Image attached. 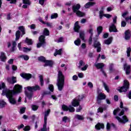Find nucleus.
I'll list each match as a JSON object with an SVG mask.
<instances>
[{"instance_id":"17","label":"nucleus","mask_w":131,"mask_h":131,"mask_svg":"<svg viewBox=\"0 0 131 131\" xmlns=\"http://www.w3.org/2000/svg\"><path fill=\"white\" fill-rule=\"evenodd\" d=\"M94 47L97 48V52L100 53L101 52V43L100 42L95 41L94 44Z\"/></svg>"},{"instance_id":"43","label":"nucleus","mask_w":131,"mask_h":131,"mask_svg":"<svg viewBox=\"0 0 131 131\" xmlns=\"http://www.w3.org/2000/svg\"><path fill=\"white\" fill-rule=\"evenodd\" d=\"M21 51L24 52V53H27V52H30V51H31V49L24 47L23 48Z\"/></svg>"},{"instance_id":"28","label":"nucleus","mask_w":131,"mask_h":131,"mask_svg":"<svg viewBox=\"0 0 131 131\" xmlns=\"http://www.w3.org/2000/svg\"><path fill=\"white\" fill-rule=\"evenodd\" d=\"M44 63H45L44 67H47V66H52L53 65V61L51 60H45Z\"/></svg>"},{"instance_id":"59","label":"nucleus","mask_w":131,"mask_h":131,"mask_svg":"<svg viewBox=\"0 0 131 131\" xmlns=\"http://www.w3.org/2000/svg\"><path fill=\"white\" fill-rule=\"evenodd\" d=\"M84 35L83 34V33H80V38H81V39H82V40H83V39H84Z\"/></svg>"},{"instance_id":"8","label":"nucleus","mask_w":131,"mask_h":131,"mask_svg":"<svg viewBox=\"0 0 131 131\" xmlns=\"http://www.w3.org/2000/svg\"><path fill=\"white\" fill-rule=\"evenodd\" d=\"M51 112V110L49 109L45 112V117H44V124L43 125V128L41 129V131H47V120H48V116Z\"/></svg>"},{"instance_id":"52","label":"nucleus","mask_w":131,"mask_h":131,"mask_svg":"<svg viewBox=\"0 0 131 131\" xmlns=\"http://www.w3.org/2000/svg\"><path fill=\"white\" fill-rule=\"evenodd\" d=\"M88 67H89V65L86 64L83 68H81V70L82 71H85V70L88 69Z\"/></svg>"},{"instance_id":"21","label":"nucleus","mask_w":131,"mask_h":131,"mask_svg":"<svg viewBox=\"0 0 131 131\" xmlns=\"http://www.w3.org/2000/svg\"><path fill=\"white\" fill-rule=\"evenodd\" d=\"M7 80L9 83H12V84L17 82L16 77H12V78H8L7 79Z\"/></svg>"},{"instance_id":"36","label":"nucleus","mask_w":131,"mask_h":131,"mask_svg":"<svg viewBox=\"0 0 131 131\" xmlns=\"http://www.w3.org/2000/svg\"><path fill=\"white\" fill-rule=\"evenodd\" d=\"M103 85L105 91H106V92H107V93H109V92H110V90H109V87L108 86V85H107V84H106V83L103 82Z\"/></svg>"},{"instance_id":"34","label":"nucleus","mask_w":131,"mask_h":131,"mask_svg":"<svg viewBox=\"0 0 131 131\" xmlns=\"http://www.w3.org/2000/svg\"><path fill=\"white\" fill-rule=\"evenodd\" d=\"M19 58H21V59H24L25 61H28L29 60V57H28L27 55H20Z\"/></svg>"},{"instance_id":"64","label":"nucleus","mask_w":131,"mask_h":131,"mask_svg":"<svg viewBox=\"0 0 131 131\" xmlns=\"http://www.w3.org/2000/svg\"><path fill=\"white\" fill-rule=\"evenodd\" d=\"M57 42H63V37H60L57 41Z\"/></svg>"},{"instance_id":"50","label":"nucleus","mask_w":131,"mask_h":131,"mask_svg":"<svg viewBox=\"0 0 131 131\" xmlns=\"http://www.w3.org/2000/svg\"><path fill=\"white\" fill-rule=\"evenodd\" d=\"M5 86H6V84L4 82L0 83V90L3 89H5Z\"/></svg>"},{"instance_id":"54","label":"nucleus","mask_w":131,"mask_h":131,"mask_svg":"<svg viewBox=\"0 0 131 131\" xmlns=\"http://www.w3.org/2000/svg\"><path fill=\"white\" fill-rule=\"evenodd\" d=\"M104 17H105L106 18H107L108 19H109L110 18H111V17H112V15L109 14H104Z\"/></svg>"},{"instance_id":"25","label":"nucleus","mask_w":131,"mask_h":131,"mask_svg":"<svg viewBox=\"0 0 131 131\" xmlns=\"http://www.w3.org/2000/svg\"><path fill=\"white\" fill-rule=\"evenodd\" d=\"M104 9H105V7H101V10L99 11V17L100 19H102L103 17H104Z\"/></svg>"},{"instance_id":"49","label":"nucleus","mask_w":131,"mask_h":131,"mask_svg":"<svg viewBox=\"0 0 131 131\" xmlns=\"http://www.w3.org/2000/svg\"><path fill=\"white\" fill-rule=\"evenodd\" d=\"M85 65V63L82 60H80L79 62V68H80L81 66H84Z\"/></svg>"},{"instance_id":"46","label":"nucleus","mask_w":131,"mask_h":131,"mask_svg":"<svg viewBox=\"0 0 131 131\" xmlns=\"http://www.w3.org/2000/svg\"><path fill=\"white\" fill-rule=\"evenodd\" d=\"M32 110L33 111H36L38 109V106L35 105H32L31 106Z\"/></svg>"},{"instance_id":"1","label":"nucleus","mask_w":131,"mask_h":131,"mask_svg":"<svg viewBox=\"0 0 131 131\" xmlns=\"http://www.w3.org/2000/svg\"><path fill=\"white\" fill-rule=\"evenodd\" d=\"M64 83H65L64 76L63 75L62 72L59 71L58 72L57 82L56 83L58 91H62V90H63V88H64Z\"/></svg>"},{"instance_id":"2","label":"nucleus","mask_w":131,"mask_h":131,"mask_svg":"<svg viewBox=\"0 0 131 131\" xmlns=\"http://www.w3.org/2000/svg\"><path fill=\"white\" fill-rule=\"evenodd\" d=\"M24 89L26 96L28 98L29 100H31V98H32V93H29L27 92V90L29 92H35L36 91H39L40 87L38 85H36L32 86H27Z\"/></svg>"},{"instance_id":"12","label":"nucleus","mask_w":131,"mask_h":131,"mask_svg":"<svg viewBox=\"0 0 131 131\" xmlns=\"http://www.w3.org/2000/svg\"><path fill=\"white\" fill-rule=\"evenodd\" d=\"M62 109L63 111H69V112H74L75 111V109L71 105H69L68 106L66 105H63L62 106Z\"/></svg>"},{"instance_id":"11","label":"nucleus","mask_w":131,"mask_h":131,"mask_svg":"<svg viewBox=\"0 0 131 131\" xmlns=\"http://www.w3.org/2000/svg\"><path fill=\"white\" fill-rule=\"evenodd\" d=\"M7 45L8 48H10V47L12 46L11 49L10 50L11 52H15V51L17 50V48H16V46H17V43L15 41H12L11 42H8L7 43Z\"/></svg>"},{"instance_id":"61","label":"nucleus","mask_w":131,"mask_h":131,"mask_svg":"<svg viewBox=\"0 0 131 131\" xmlns=\"http://www.w3.org/2000/svg\"><path fill=\"white\" fill-rule=\"evenodd\" d=\"M28 27H30L31 29H35V25L32 24L31 26H28Z\"/></svg>"},{"instance_id":"22","label":"nucleus","mask_w":131,"mask_h":131,"mask_svg":"<svg viewBox=\"0 0 131 131\" xmlns=\"http://www.w3.org/2000/svg\"><path fill=\"white\" fill-rule=\"evenodd\" d=\"M104 127H105V126H104V124L101 123H98L95 125V128L98 130H100L101 128H104Z\"/></svg>"},{"instance_id":"53","label":"nucleus","mask_w":131,"mask_h":131,"mask_svg":"<svg viewBox=\"0 0 131 131\" xmlns=\"http://www.w3.org/2000/svg\"><path fill=\"white\" fill-rule=\"evenodd\" d=\"M88 85L90 89H93V88H94V84H93V83H92V82H88Z\"/></svg>"},{"instance_id":"42","label":"nucleus","mask_w":131,"mask_h":131,"mask_svg":"<svg viewBox=\"0 0 131 131\" xmlns=\"http://www.w3.org/2000/svg\"><path fill=\"white\" fill-rule=\"evenodd\" d=\"M103 31V27L102 26H99L97 28V32L98 34V35L101 34V32Z\"/></svg>"},{"instance_id":"47","label":"nucleus","mask_w":131,"mask_h":131,"mask_svg":"<svg viewBox=\"0 0 131 131\" xmlns=\"http://www.w3.org/2000/svg\"><path fill=\"white\" fill-rule=\"evenodd\" d=\"M56 18H58V14L53 13L51 16V19H56Z\"/></svg>"},{"instance_id":"35","label":"nucleus","mask_w":131,"mask_h":131,"mask_svg":"<svg viewBox=\"0 0 131 131\" xmlns=\"http://www.w3.org/2000/svg\"><path fill=\"white\" fill-rule=\"evenodd\" d=\"M75 118L77 119H78V120H83V116L79 115H76L75 116Z\"/></svg>"},{"instance_id":"41","label":"nucleus","mask_w":131,"mask_h":131,"mask_svg":"<svg viewBox=\"0 0 131 131\" xmlns=\"http://www.w3.org/2000/svg\"><path fill=\"white\" fill-rule=\"evenodd\" d=\"M130 52H131V48H130V47L127 48L126 54H127V57H130Z\"/></svg>"},{"instance_id":"56","label":"nucleus","mask_w":131,"mask_h":131,"mask_svg":"<svg viewBox=\"0 0 131 131\" xmlns=\"http://www.w3.org/2000/svg\"><path fill=\"white\" fill-rule=\"evenodd\" d=\"M26 109V108H25V107H22L20 108V112L21 114H23V113H24V112H25Z\"/></svg>"},{"instance_id":"4","label":"nucleus","mask_w":131,"mask_h":131,"mask_svg":"<svg viewBox=\"0 0 131 131\" xmlns=\"http://www.w3.org/2000/svg\"><path fill=\"white\" fill-rule=\"evenodd\" d=\"M72 9L74 13H75L76 15H77V16H78V17H83V16H85V13L80 11H79V9H80V4H75L73 5Z\"/></svg>"},{"instance_id":"20","label":"nucleus","mask_w":131,"mask_h":131,"mask_svg":"<svg viewBox=\"0 0 131 131\" xmlns=\"http://www.w3.org/2000/svg\"><path fill=\"white\" fill-rule=\"evenodd\" d=\"M23 3L24 5L23 6L24 9H26L28 8V6L30 5V1L29 0H23Z\"/></svg>"},{"instance_id":"44","label":"nucleus","mask_w":131,"mask_h":131,"mask_svg":"<svg viewBox=\"0 0 131 131\" xmlns=\"http://www.w3.org/2000/svg\"><path fill=\"white\" fill-rule=\"evenodd\" d=\"M62 121L64 122H69L70 121V120L69 119L68 117L65 116L62 118Z\"/></svg>"},{"instance_id":"24","label":"nucleus","mask_w":131,"mask_h":131,"mask_svg":"<svg viewBox=\"0 0 131 131\" xmlns=\"http://www.w3.org/2000/svg\"><path fill=\"white\" fill-rule=\"evenodd\" d=\"M79 28H80V27H79V25H78V21H77L75 23L74 28L75 32H79Z\"/></svg>"},{"instance_id":"18","label":"nucleus","mask_w":131,"mask_h":131,"mask_svg":"<svg viewBox=\"0 0 131 131\" xmlns=\"http://www.w3.org/2000/svg\"><path fill=\"white\" fill-rule=\"evenodd\" d=\"M130 31H129V30L126 31L125 32V39H126V40H129V39H130Z\"/></svg>"},{"instance_id":"15","label":"nucleus","mask_w":131,"mask_h":131,"mask_svg":"<svg viewBox=\"0 0 131 131\" xmlns=\"http://www.w3.org/2000/svg\"><path fill=\"white\" fill-rule=\"evenodd\" d=\"M114 115H116L117 114H119V116H121L124 114V110H122L120 112V109L119 108L115 110L113 112Z\"/></svg>"},{"instance_id":"19","label":"nucleus","mask_w":131,"mask_h":131,"mask_svg":"<svg viewBox=\"0 0 131 131\" xmlns=\"http://www.w3.org/2000/svg\"><path fill=\"white\" fill-rule=\"evenodd\" d=\"M20 76L23 78H25L27 80H28V79H30L31 78V74H21Z\"/></svg>"},{"instance_id":"30","label":"nucleus","mask_w":131,"mask_h":131,"mask_svg":"<svg viewBox=\"0 0 131 131\" xmlns=\"http://www.w3.org/2000/svg\"><path fill=\"white\" fill-rule=\"evenodd\" d=\"M7 103L4 100H0V108H4L6 107Z\"/></svg>"},{"instance_id":"38","label":"nucleus","mask_w":131,"mask_h":131,"mask_svg":"<svg viewBox=\"0 0 131 131\" xmlns=\"http://www.w3.org/2000/svg\"><path fill=\"white\" fill-rule=\"evenodd\" d=\"M43 34L46 36H48L50 35V31L47 29H45L43 30Z\"/></svg>"},{"instance_id":"55","label":"nucleus","mask_w":131,"mask_h":131,"mask_svg":"<svg viewBox=\"0 0 131 131\" xmlns=\"http://www.w3.org/2000/svg\"><path fill=\"white\" fill-rule=\"evenodd\" d=\"M103 111V107H99L98 109V110H97V112H98V113H102Z\"/></svg>"},{"instance_id":"16","label":"nucleus","mask_w":131,"mask_h":131,"mask_svg":"<svg viewBox=\"0 0 131 131\" xmlns=\"http://www.w3.org/2000/svg\"><path fill=\"white\" fill-rule=\"evenodd\" d=\"M130 65H127L126 63L124 64V69L127 75H128L130 73Z\"/></svg>"},{"instance_id":"40","label":"nucleus","mask_w":131,"mask_h":131,"mask_svg":"<svg viewBox=\"0 0 131 131\" xmlns=\"http://www.w3.org/2000/svg\"><path fill=\"white\" fill-rule=\"evenodd\" d=\"M81 42V41L80 40V39H77L74 41L75 45L76 46H77L78 47H79V46H80Z\"/></svg>"},{"instance_id":"23","label":"nucleus","mask_w":131,"mask_h":131,"mask_svg":"<svg viewBox=\"0 0 131 131\" xmlns=\"http://www.w3.org/2000/svg\"><path fill=\"white\" fill-rule=\"evenodd\" d=\"M0 60H1V61H2V62H5V61L7 60V56H6L5 53H4V52L1 53Z\"/></svg>"},{"instance_id":"33","label":"nucleus","mask_w":131,"mask_h":131,"mask_svg":"<svg viewBox=\"0 0 131 131\" xmlns=\"http://www.w3.org/2000/svg\"><path fill=\"white\" fill-rule=\"evenodd\" d=\"M20 34H21V32H20V31H17L16 32V34H15V36H16L15 40H19V39L20 38Z\"/></svg>"},{"instance_id":"6","label":"nucleus","mask_w":131,"mask_h":131,"mask_svg":"<svg viewBox=\"0 0 131 131\" xmlns=\"http://www.w3.org/2000/svg\"><path fill=\"white\" fill-rule=\"evenodd\" d=\"M113 22L111 26H110L109 30L110 32H117V29H116V27L114 24H116L117 22V17L115 16L113 18Z\"/></svg>"},{"instance_id":"13","label":"nucleus","mask_w":131,"mask_h":131,"mask_svg":"<svg viewBox=\"0 0 131 131\" xmlns=\"http://www.w3.org/2000/svg\"><path fill=\"white\" fill-rule=\"evenodd\" d=\"M106 99V95L103 93H99L97 96V101L98 104L101 103V100H105Z\"/></svg>"},{"instance_id":"62","label":"nucleus","mask_w":131,"mask_h":131,"mask_svg":"<svg viewBox=\"0 0 131 131\" xmlns=\"http://www.w3.org/2000/svg\"><path fill=\"white\" fill-rule=\"evenodd\" d=\"M93 31H94V30H93V28H91L89 30V33L91 34V36H93Z\"/></svg>"},{"instance_id":"26","label":"nucleus","mask_w":131,"mask_h":131,"mask_svg":"<svg viewBox=\"0 0 131 131\" xmlns=\"http://www.w3.org/2000/svg\"><path fill=\"white\" fill-rule=\"evenodd\" d=\"M112 127L113 128H114L115 127V125H114V124H113V123L110 124L109 123H107L106 129L107 130H110V129L112 128Z\"/></svg>"},{"instance_id":"5","label":"nucleus","mask_w":131,"mask_h":131,"mask_svg":"<svg viewBox=\"0 0 131 131\" xmlns=\"http://www.w3.org/2000/svg\"><path fill=\"white\" fill-rule=\"evenodd\" d=\"M7 92L11 93L13 95H17L22 92V85L19 84H15L13 88V90H7Z\"/></svg>"},{"instance_id":"27","label":"nucleus","mask_w":131,"mask_h":131,"mask_svg":"<svg viewBox=\"0 0 131 131\" xmlns=\"http://www.w3.org/2000/svg\"><path fill=\"white\" fill-rule=\"evenodd\" d=\"M95 66L96 67V68H97V69H102V68H103L104 66V64L103 63H96Z\"/></svg>"},{"instance_id":"29","label":"nucleus","mask_w":131,"mask_h":131,"mask_svg":"<svg viewBox=\"0 0 131 131\" xmlns=\"http://www.w3.org/2000/svg\"><path fill=\"white\" fill-rule=\"evenodd\" d=\"M95 4V3L94 2H88L84 5V8H85V9H89L90 7H92V6H94Z\"/></svg>"},{"instance_id":"7","label":"nucleus","mask_w":131,"mask_h":131,"mask_svg":"<svg viewBox=\"0 0 131 131\" xmlns=\"http://www.w3.org/2000/svg\"><path fill=\"white\" fill-rule=\"evenodd\" d=\"M128 89H129V82H128V81L125 80H124L123 86L118 89V91H119L120 93H122V92H125Z\"/></svg>"},{"instance_id":"58","label":"nucleus","mask_w":131,"mask_h":131,"mask_svg":"<svg viewBox=\"0 0 131 131\" xmlns=\"http://www.w3.org/2000/svg\"><path fill=\"white\" fill-rule=\"evenodd\" d=\"M30 129V126H26L24 128V130L25 131H28Z\"/></svg>"},{"instance_id":"48","label":"nucleus","mask_w":131,"mask_h":131,"mask_svg":"<svg viewBox=\"0 0 131 131\" xmlns=\"http://www.w3.org/2000/svg\"><path fill=\"white\" fill-rule=\"evenodd\" d=\"M39 79L40 82V85L41 86H42V85H43V78L42 77V76H39Z\"/></svg>"},{"instance_id":"32","label":"nucleus","mask_w":131,"mask_h":131,"mask_svg":"<svg viewBox=\"0 0 131 131\" xmlns=\"http://www.w3.org/2000/svg\"><path fill=\"white\" fill-rule=\"evenodd\" d=\"M112 37H110L107 39L104 40L105 45H110L112 42Z\"/></svg>"},{"instance_id":"60","label":"nucleus","mask_w":131,"mask_h":131,"mask_svg":"<svg viewBox=\"0 0 131 131\" xmlns=\"http://www.w3.org/2000/svg\"><path fill=\"white\" fill-rule=\"evenodd\" d=\"M126 26V23H125V21H122V22H121V27H125Z\"/></svg>"},{"instance_id":"14","label":"nucleus","mask_w":131,"mask_h":131,"mask_svg":"<svg viewBox=\"0 0 131 131\" xmlns=\"http://www.w3.org/2000/svg\"><path fill=\"white\" fill-rule=\"evenodd\" d=\"M116 118L119 122H120L121 123H125L128 121V119H127L125 116H123L122 119L120 118L119 117H116Z\"/></svg>"},{"instance_id":"37","label":"nucleus","mask_w":131,"mask_h":131,"mask_svg":"<svg viewBox=\"0 0 131 131\" xmlns=\"http://www.w3.org/2000/svg\"><path fill=\"white\" fill-rule=\"evenodd\" d=\"M25 41L29 46H30V45H32L33 43L32 40H31V39H29L28 37L26 38Z\"/></svg>"},{"instance_id":"63","label":"nucleus","mask_w":131,"mask_h":131,"mask_svg":"<svg viewBox=\"0 0 131 131\" xmlns=\"http://www.w3.org/2000/svg\"><path fill=\"white\" fill-rule=\"evenodd\" d=\"M21 42L19 43L18 44V46H17V47H18V49H19V51H22V50L23 49H22V48L21 47Z\"/></svg>"},{"instance_id":"10","label":"nucleus","mask_w":131,"mask_h":131,"mask_svg":"<svg viewBox=\"0 0 131 131\" xmlns=\"http://www.w3.org/2000/svg\"><path fill=\"white\" fill-rule=\"evenodd\" d=\"M46 37L43 35H41L39 37V41L37 45V48H40V47H45L46 46Z\"/></svg>"},{"instance_id":"51","label":"nucleus","mask_w":131,"mask_h":131,"mask_svg":"<svg viewBox=\"0 0 131 131\" xmlns=\"http://www.w3.org/2000/svg\"><path fill=\"white\" fill-rule=\"evenodd\" d=\"M49 89L50 90V92H54V85L52 84L49 85Z\"/></svg>"},{"instance_id":"45","label":"nucleus","mask_w":131,"mask_h":131,"mask_svg":"<svg viewBox=\"0 0 131 131\" xmlns=\"http://www.w3.org/2000/svg\"><path fill=\"white\" fill-rule=\"evenodd\" d=\"M38 59L39 61H41V62H43L44 63L47 60H46V58H45L43 56H40L38 57Z\"/></svg>"},{"instance_id":"39","label":"nucleus","mask_w":131,"mask_h":131,"mask_svg":"<svg viewBox=\"0 0 131 131\" xmlns=\"http://www.w3.org/2000/svg\"><path fill=\"white\" fill-rule=\"evenodd\" d=\"M18 29L20 30L21 32H22V35H24V34H25V29L24 28V27L20 26L19 27Z\"/></svg>"},{"instance_id":"3","label":"nucleus","mask_w":131,"mask_h":131,"mask_svg":"<svg viewBox=\"0 0 131 131\" xmlns=\"http://www.w3.org/2000/svg\"><path fill=\"white\" fill-rule=\"evenodd\" d=\"M2 95L3 96H5L6 95L7 98H8L9 101V102L10 104H12V105H15V104L17 103L16 99L14 98V96H15V94H13V93L9 92L8 90H4L3 91Z\"/></svg>"},{"instance_id":"57","label":"nucleus","mask_w":131,"mask_h":131,"mask_svg":"<svg viewBox=\"0 0 131 131\" xmlns=\"http://www.w3.org/2000/svg\"><path fill=\"white\" fill-rule=\"evenodd\" d=\"M78 76L79 78H83V73H79L78 74Z\"/></svg>"},{"instance_id":"31","label":"nucleus","mask_w":131,"mask_h":131,"mask_svg":"<svg viewBox=\"0 0 131 131\" xmlns=\"http://www.w3.org/2000/svg\"><path fill=\"white\" fill-rule=\"evenodd\" d=\"M62 54V49H59V50L56 49L55 52L54 54V56L56 57L57 55H61Z\"/></svg>"},{"instance_id":"9","label":"nucleus","mask_w":131,"mask_h":131,"mask_svg":"<svg viewBox=\"0 0 131 131\" xmlns=\"http://www.w3.org/2000/svg\"><path fill=\"white\" fill-rule=\"evenodd\" d=\"M83 99V95L79 96L78 98H76L73 100L71 102L72 105L73 107H77L79 106V102H80V100H82Z\"/></svg>"}]
</instances>
